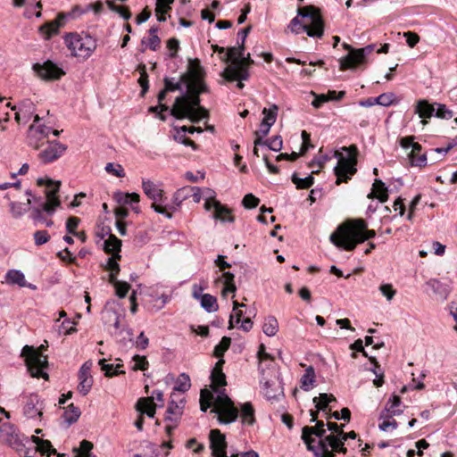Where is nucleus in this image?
<instances>
[{"instance_id": "f257e3e1", "label": "nucleus", "mask_w": 457, "mask_h": 457, "mask_svg": "<svg viewBox=\"0 0 457 457\" xmlns=\"http://www.w3.org/2000/svg\"><path fill=\"white\" fill-rule=\"evenodd\" d=\"M288 28L296 35L306 32L310 37H322L325 22L320 9L312 4L299 7L297 16L291 20Z\"/></svg>"}, {"instance_id": "f03ea898", "label": "nucleus", "mask_w": 457, "mask_h": 457, "mask_svg": "<svg viewBox=\"0 0 457 457\" xmlns=\"http://www.w3.org/2000/svg\"><path fill=\"white\" fill-rule=\"evenodd\" d=\"M170 115L177 120L188 119L193 123H198L209 117V112L201 105V98L197 94L185 91L176 97L170 108Z\"/></svg>"}, {"instance_id": "7ed1b4c3", "label": "nucleus", "mask_w": 457, "mask_h": 457, "mask_svg": "<svg viewBox=\"0 0 457 457\" xmlns=\"http://www.w3.org/2000/svg\"><path fill=\"white\" fill-rule=\"evenodd\" d=\"M368 228L363 219H355L337 227L330 237V242L339 249L353 251L356 248V239Z\"/></svg>"}, {"instance_id": "20e7f679", "label": "nucleus", "mask_w": 457, "mask_h": 457, "mask_svg": "<svg viewBox=\"0 0 457 457\" xmlns=\"http://www.w3.org/2000/svg\"><path fill=\"white\" fill-rule=\"evenodd\" d=\"M341 152L336 151L334 157L337 159V164L334 167V173L337 176L336 184L346 183L357 172L358 148L355 145L342 147Z\"/></svg>"}, {"instance_id": "39448f33", "label": "nucleus", "mask_w": 457, "mask_h": 457, "mask_svg": "<svg viewBox=\"0 0 457 457\" xmlns=\"http://www.w3.org/2000/svg\"><path fill=\"white\" fill-rule=\"evenodd\" d=\"M259 371L261 374L260 383L263 385V395L267 400L278 399V396L284 395V389L280 385L277 386L272 393L269 390L270 386L275 385L281 376L272 356L271 359L259 362Z\"/></svg>"}, {"instance_id": "423d86ee", "label": "nucleus", "mask_w": 457, "mask_h": 457, "mask_svg": "<svg viewBox=\"0 0 457 457\" xmlns=\"http://www.w3.org/2000/svg\"><path fill=\"white\" fill-rule=\"evenodd\" d=\"M44 349L45 346L43 345L37 349L26 345L21 350V356L25 358L28 370L33 378H42L48 380L49 376L44 371V369L48 366L47 356L42 353Z\"/></svg>"}, {"instance_id": "0eeeda50", "label": "nucleus", "mask_w": 457, "mask_h": 457, "mask_svg": "<svg viewBox=\"0 0 457 457\" xmlns=\"http://www.w3.org/2000/svg\"><path fill=\"white\" fill-rule=\"evenodd\" d=\"M64 43L71 52V55L88 58L96 49V39L87 33H67L64 36Z\"/></svg>"}, {"instance_id": "6e6552de", "label": "nucleus", "mask_w": 457, "mask_h": 457, "mask_svg": "<svg viewBox=\"0 0 457 457\" xmlns=\"http://www.w3.org/2000/svg\"><path fill=\"white\" fill-rule=\"evenodd\" d=\"M209 439L212 457H259V454L253 450L236 453L230 451V454L228 455L226 436L220 429H212Z\"/></svg>"}, {"instance_id": "1a4fd4ad", "label": "nucleus", "mask_w": 457, "mask_h": 457, "mask_svg": "<svg viewBox=\"0 0 457 457\" xmlns=\"http://www.w3.org/2000/svg\"><path fill=\"white\" fill-rule=\"evenodd\" d=\"M375 46V44H370L362 48L356 49L353 53L347 54L339 61L340 70L345 71L348 69L355 68L357 65L365 63L367 62V55L374 51Z\"/></svg>"}, {"instance_id": "9d476101", "label": "nucleus", "mask_w": 457, "mask_h": 457, "mask_svg": "<svg viewBox=\"0 0 457 457\" xmlns=\"http://www.w3.org/2000/svg\"><path fill=\"white\" fill-rule=\"evenodd\" d=\"M32 69L46 81L59 80L65 75L63 69L51 60H46L43 63H34Z\"/></svg>"}, {"instance_id": "9b49d317", "label": "nucleus", "mask_w": 457, "mask_h": 457, "mask_svg": "<svg viewBox=\"0 0 457 457\" xmlns=\"http://www.w3.org/2000/svg\"><path fill=\"white\" fill-rule=\"evenodd\" d=\"M0 437L17 451L25 447L24 440L29 441V438L24 435L21 436L17 428L11 423H4L2 425L0 428Z\"/></svg>"}, {"instance_id": "f8f14e48", "label": "nucleus", "mask_w": 457, "mask_h": 457, "mask_svg": "<svg viewBox=\"0 0 457 457\" xmlns=\"http://www.w3.org/2000/svg\"><path fill=\"white\" fill-rule=\"evenodd\" d=\"M67 148L66 145L56 139L47 141V146L38 154V159L44 164L51 163L62 157Z\"/></svg>"}, {"instance_id": "ddd939ff", "label": "nucleus", "mask_w": 457, "mask_h": 457, "mask_svg": "<svg viewBox=\"0 0 457 457\" xmlns=\"http://www.w3.org/2000/svg\"><path fill=\"white\" fill-rule=\"evenodd\" d=\"M50 133V127H47L46 125L36 126L35 124H31L28 129V145L33 147L34 149H38L41 146L39 141L47 138Z\"/></svg>"}, {"instance_id": "4468645a", "label": "nucleus", "mask_w": 457, "mask_h": 457, "mask_svg": "<svg viewBox=\"0 0 457 457\" xmlns=\"http://www.w3.org/2000/svg\"><path fill=\"white\" fill-rule=\"evenodd\" d=\"M71 15V13L58 14L55 20L49 22H46L43 25H41L38 29L39 32L43 35L46 40L50 39L54 35L59 33V29L65 24L67 17Z\"/></svg>"}, {"instance_id": "2eb2a0df", "label": "nucleus", "mask_w": 457, "mask_h": 457, "mask_svg": "<svg viewBox=\"0 0 457 457\" xmlns=\"http://www.w3.org/2000/svg\"><path fill=\"white\" fill-rule=\"evenodd\" d=\"M91 363L85 362L79 370V385L78 391L83 396L87 395L91 390L93 385V378L90 374Z\"/></svg>"}, {"instance_id": "dca6fc26", "label": "nucleus", "mask_w": 457, "mask_h": 457, "mask_svg": "<svg viewBox=\"0 0 457 457\" xmlns=\"http://www.w3.org/2000/svg\"><path fill=\"white\" fill-rule=\"evenodd\" d=\"M222 76L228 82L236 80L245 81L248 80L250 73L247 67H243L242 64H234L225 68Z\"/></svg>"}, {"instance_id": "f3484780", "label": "nucleus", "mask_w": 457, "mask_h": 457, "mask_svg": "<svg viewBox=\"0 0 457 457\" xmlns=\"http://www.w3.org/2000/svg\"><path fill=\"white\" fill-rule=\"evenodd\" d=\"M212 412L218 414L220 424H230L238 418V410L235 407L234 403L220 408H214L212 410Z\"/></svg>"}, {"instance_id": "a211bd4d", "label": "nucleus", "mask_w": 457, "mask_h": 457, "mask_svg": "<svg viewBox=\"0 0 457 457\" xmlns=\"http://www.w3.org/2000/svg\"><path fill=\"white\" fill-rule=\"evenodd\" d=\"M42 402L37 395H30L23 409L24 415L29 419H36L43 415Z\"/></svg>"}, {"instance_id": "6ab92c4d", "label": "nucleus", "mask_w": 457, "mask_h": 457, "mask_svg": "<svg viewBox=\"0 0 457 457\" xmlns=\"http://www.w3.org/2000/svg\"><path fill=\"white\" fill-rule=\"evenodd\" d=\"M34 112L35 104L29 99H25L19 104L14 119L18 123L26 124L32 118Z\"/></svg>"}, {"instance_id": "aec40b11", "label": "nucleus", "mask_w": 457, "mask_h": 457, "mask_svg": "<svg viewBox=\"0 0 457 457\" xmlns=\"http://www.w3.org/2000/svg\"><path fill=\"white\" fill-rule=\"evenodd\" d=\"M325 434L322 438H320L318 441V445H314L313 443L315 441L306 442V448L308 451L312 452L314 457H336V454L333 451L328 449V444L325 441Z\"/></svg>"}, {"instance_id": "412c9836", "label": "nucleus", "mask_w": 457, "mask_h": 457, "mask_svg": "<svg viewBox=\"0 0 457 457\" xmlns=\"http://www.w3.org/2000/svg\"><path fill=\"white\" fill-rule=\"evenodd\" d=\"M316 425L313 427L304 426L302 428V440L304 444L306 442L315 441L312 436H316L319 438H322L326 434V430L324 428L325 423L322 420H319L314 422Z\"/></svg>"}, {"instance_id": "4be33fe9", "label": "nucleus", "mask_w": 457, "mask_h": 457, "mask_svg": "<svg viewBox=\"0 0 457 457\" xmlns=\"http://www.w3.org/2000/svg\"><path fill=\"white\" fill-rule=\"evenodd\" d=\"M157 408L158 403L153 402L152 398H139L135 404V410L138 414L146 415L150 419L154 418Z\"/></svg>"}, {"instance_id": "5701e85b", "label": "nucleus", "mask_w": 457, "mask_h": 457, "mask_svg": "<svg viewBox=\"0 0 457 457\" xmlns=\"http://www.w3.org/2000/svg\"><path fill=\"white\" fill-rule=\"evenodd\" d=\"M368 198H377L380 203H386L388 200V189L386 184L379 179H376L372 185V190L368 195Z\"/></svg>"}, {"instance_id": "b1692460", "label": "nucleus", "mask_w": 457, "mask_h": 457, "mask_svg": "<svg viewBox=\"0 0 457 457\" xmlns=\"http://www.w3.org/2000/svg\"><path fill=\"white\" fill-rule=\"evenodd\" d=\"M195 73V78L191 79V81H189V79L187 78V92H191L193 94H197V96H200L201 94L208 93L209 92V87L204 82L203 78H199V74L197 72Z\"/></svg>"}, {"instance_id": "393cba45", "label": "nucleus", "mask_w": 457, "mask_h": 457, "mask_svg": "<svg viewBox=\"0 0 457 457\" xmlns=\"http://www.w3.org/2000/svg\"><path fill=\"white\" fill-rule=\"evenodd\" d=\"M142 188L149 199L154 200V202L162 201L164 192L162 189L159 188L153 181L149 179H143Z\"/></svg>"}, {"instance_id": "a878e982", "label": "nucleus", "mask_w": 457, "mask_h": 457, "mask_svg": "<svg viewBox=\"0 0 457 457\" xmlns=\"http://www.w3.org/2000/svg\"><path fill=\"white\" fill-rule=\"evenodd\" d=\"M112 198L120 205H132L133 204H138L140 201V195L137 193H128L120 190L115 191L112 195Z\"/></svg>"}, {"instance_id": "bb28decb", "label": "nucleus", "mask_w": 457, "mask_h": 457, "mask_svg": "<svg viewBox=\"0 0 457 457\" xmlns=\"http://www.w3.org/2000/svg\"><path fill=\"white\" fill-rule=\"evenodd\" d=\"M187 83V75L183 74L180 76L179 80H175V78L165 77L163 79V84L165 91L174 92L180 91L181 94L186 90L183 89V85Z\"/></svg>"}, {"instance_id": "cd10ccee", "label": "nucleus", "mask_w": 457, "mask_h": 457, "mask_svg": "<svg viewBox=\"0 0 457 457\" xmlns=\"http://www.w3.org/2000/svg\"><path fill=\"white\" fill-rule=\"evenodd\" d=\"M5 280L8 284L18 285L20 287H26L27 286L25 276L20 270H9L5 274Z\"/></svg>"}, {"instance_id": "c85d7f7f", "label": "nucleus", "mask_w": 457, "mask_h": 457, "mask_svg": "<svg viewBox=\"0 0 457 457\" xmlns=\"http://www.w3.org/2000/svg\"><path fill=\"white\" fill-rule=\"evenodd\" d=\"M122 241L115 235H110L103 244V249L106 253H119L121 250Z\"/></svg>"}, {"instance_id": "c756f323", "label": "nucleus", "mask_w": 457, "mask_h": 457, "mask_svg": "<svg viewBox=\"0 0 457 457\" xmlns=\"http://www.w3.org/2000/svg\"><path fill=\"white\" fill-rule=\"evenodd\" d=\"M213 208L215 210L213 218L220 220L221 221L233 222L234 217L230 214V211L220 202H213Z\"/></svg>"}, {"instance_id": "7c9ffc66", "label": "nucleus", "mask_w": 457, "mask_h": 457, "mask_svg": "<svg viewBox=\"0 0 457 457\" xmlns=\"http://www.w3.org/2000/svg\"><path fill=\"white\" fill-rule=\"evenodd\" d=\"M174 396L175 394L172 393L170 395V400L166 410V415L164 417L165 421L179 422V420L181 418V415L178 414L179 408L177 405V401L174 399Z\"/></svg>"}, {"instance_id": "2f4dec72", "label": "nucleus", "mask_w": 457, "mask_h": 457, "mask_svg": "<svg viewBox=\"0 0 457 457\" xmlns=\"http://www.w3.org/2000/svg\"><path fill=\"white\" fill-rule=\"evenodd\" d=\"M336 401L337 399L333 395L327 393H321L319 396L313 398L316 409L324 412L327 411L328 404Z\"/></svg>"}, {"instance_id": "473e14b6", "label": "nucleus", "mask_w": 457, "mask_h": 457, "mask_svg": "<svg viewBox=\"0 0 457 457\" xmlns=\"http://www.w3.org/2000/svg\"><path fill=\"white\" fill-rule=\"evenodd\" d=\"M201 307L207 312H215L219 309L217 299L210 294H204L200 299Z\"/></svg>"}, {"instance_id": "72a5a7b5", "label": "nucleus", "mask_w": 457, "mask_h": 457, "mask_svg": "<svg viewBox=\"0 0 457 457\" xmlns=\"http://www.w3.org/2000/svg\"><path fill=\"white\" fill-rule=\"evenodd\" d=\"M435 107L427 100H419L416 105L415 112L422 119L430 118L434 115Z\"/></svg>"}, {"instance_id": "f704fd0d", "label": "nucleus", "mask_w": 457, "mask_h": 457, "mask_svg": "<svg viewBox=\"0 0 457 457\" xmlns=\"http://www.w3.org/2000/svg\"><path fill=\"white\" fill-rule=\"evenodd\" d=\"M325 441L329 445L328 447H331L333 453H339L345 454L347 453V448L344 445L342 440H340L338 436H335L333 434L328 435L325 436Z\"/></svg>"}, {"instance_id": "c9c22d12", "label": "nucleus", "mask_w": 457, "mask_h": 457, "mask_svg": "<svg viewBox=\"0 0 457 457\" xmlns=\"http://www.w3.org/2000/svg\"><path fill=\"white\" fill-rule=\"evenodd\" d=\"M47 189L46 190V195L48 202H54V200H60L58 197V193L61 187L60 180H53L47 178Z\"/></svg>"}, {"instance_id": "e433bc0d", "label": "nucleus", "mask_w": 457, "mask_h": 457, "mask_svg": "<svg viewBox=\"0 0 457 457\" xmlns=\"http://www.w3.org/2000/svg\"><path fill=\"white\" fill-rule=\"evenodd\" d=\"M241 419L243 424L253 425L255 422L254 409L251 403H245L241 406Z\"/></svg>"}, {"instance_id": "4c0bfd02", "label": "nucleus", "mask_w": 457, "mask_h": 457, "mask_svg": "<svg viewBox=\"0 0 457 457\" xmlns=\"http://www.w3.org/2000/svg\"><path fill=\"white\" fill-rule=\"evenodd\" d=\"M105 359H101L98 361V364L101 366L102 370L104 371V375L106 377L112 378L113 376H118L120 374H124L125 371L122 370H120L123 365L120 363H118L116 365L113 364H106Z\"/></svg>"}, {"instance_id": "58836bf2", "label": "nucleus", "mask_w": 457, "mask_h": 457, "mask_svg": "<svg viewBox=\"0 0 457 457\" xmlns=\"http://www.w3.org/2000/svg\"><path fill=\"white\" fill-rule=\"evenodd\" d=\"M81 411L79 408L75 406L73 403H71L64 411L62 417L64 418L67 425L71 426L79 419Z\"/></svg>"}, {"instance_id": "ea45409f", "label": "nucleus", "mask_w": 457, "mask_h": 457, "mask_svg": "<svg viewBox=\"0 0 457 457\" xmlns=\"http://www.w3.org/2000/svg\"><path fill=\"white\" fill-rule=\"evenodd\" d=\"M291 180L297 189H308L314 184L315 179L312 175H308L305 178H300L296 172H294L291 176Z\"/></svg>"}, {"instance_id": "a19ab883", "label": "nucleus", "mask_w": 457, "mask_h": 457, "mask_svg": "<svg viewBox=\"0 0 457 457\" xmlns=\"http://www.w3.org/2000/svg\"><path fill=\"white\" fill-rule=\"evenodd\" d=\"M31 199L29 198L27 204H22L20 202H12L10 204V212L13 218L18 219L21 218L24 213H26L30 208Z\"/></svg>"}, {"instance_id": "79ce46f5", "label": "nucleus", "mask_w": 457, "mask_h": 457, "mask_svg": "<svg viewBox=\"0 0 457 457\" xmlns=\"http://www.w3.org/2000/svg\"><path fill=\"white\" fill-rule=\"evenodd\" d=\"M147 447L152 453L150 457H167L169 455V452H164V449H171L173 446L170 442H163L161 445L148 443Z\"/></svg>"}, {"instance_id": "37998d69", "label": "nucleus", "mask_w": 457, "mask_h": 457, "mask_svg": "<svg viewBox=\"0 0 457 457\" xmlns=\"http://www.w3.org/2000/svg\"><path fill=\"white\" fill-rule=\"evenodd\" d=\"M315 382V370L312 366L306 368L304 374L301 378V388L309 391L311 386Z\"/></svg>"}, {"instance_id": "c03bdc74", "label": "nucleus", "mask_w": 457, "mask_h": 457, "mask_svg": "<svg viewBox=\"0 0 457 457\" xmlns=\"http://www.w3.org/2000/svg\"><path fill=\"white\" fill-rule=\"evenodd\" d=\"M244 52L245 51L240 50L239 45L237 46H230L228 48L227 54L222 61L226 63H231V65H234L235 63H237L239 57L243 58Z\"/></svg>"}, {"instance_id": "a18cd8bd", "label": "nucleus", "mask_w": 457, "mask_h": 457, "mask_svg": "<svg viewBox=\"0 0 457 457\" xmlns=\"http://www.w3.org/2000/svg\"><path fill=\"white\" fill-rule=\"evenodd\" d=\"M263 333L268 337H273L278 330V322L274 316H269L265 319L262 326Z\"/></svg>"}, {"instance_id": "49530a36", "label": "nucleus", "mask_w": 457, "mask_h": 457, "mask_svg": "<svg viewBox=\"0 0 457 457\" xmlns=\"http://www.w3.org/2000/svg\"><path fill=\"white\" fill-rule=\"evenodd\" d=\"M278 107L277 104H272L270 108H263L262 114L264 118L262 120V123L268 124L270 127L276 122L278 116Z\"/></svg>"}, {"instance_id": "de8ad7c7", "label": "nucleus", "mask_w": 457, "mask_h": 457, "mask_svg": "<svg viewBox=\"0 0 457 457\" xmlns=\"http://www.w3.org/2000/svg\"><path fill=\"white\" fill-rule=\"evenodd\" d=\"M191 387V381L190 378L186 373H181L178 379L176 380L174 391H179L181 393H186L188 391Z\"/></svg>"}, {"instance_id": "09e8293b", "label": "nucleus", "mask_w": 457, "mask_h": 457, "mask_svg": "<svg viewBox=\"0 0 457 457\" xmlns=\"http://www.w3.org/2000/svg\"><path fill=\"white\" fill-rule=\"evenodd\" d=\"M223 283L225 285L222 294L225 295L227 293H235L237 291V287L235 285V275L230 271H224L222 274Z\"/></svg>"}, {"instance_id": "8fccbe9b", "label": "nucleus", "mask_w": 457, "mask_h": 457, "mask_svg": "<svg viewBox=\"0 0 457 457\" xmlns=\"http://www.w3.org/2000/svg\"><path fill=\"white\" fill-rule=\"evenodd\" d=\"M94 445L90 441L86 439L80 442L79 448H74L73 451L76 453H79V455H76L75 457H96V455L90 453V451L93 449Z\"/></svg>"}, {"instance_id": "3c124183", "label": "nucleus", "mask_w": 457, "mask_h": 457, "mask_svg": "<svg viewBox=\"0 0 457 457\" xmlns=\"http://www.w3.org/2000/svg\"><path fill=\"white\" fill-rule=\"evenodd\" d=\"M231 345V338L223 337L220 343L215 345L213 354L215 357H223L224 353L228 350Z\"/></svg>"}, {"instance_id": "603ef678", "label": "nucleus", "mask_w": 457, "mask_h": 457, "mask_svg": "<svg viewBox=\"0 0 457 457\" xmlns=\"http://www.w3.org/2000/svg\"><path fill=\"white\" fill-rule=\"evenodd\" d=\"M213 391L217 393L216 406L215 408H220L222 406L229 405L234 403L232 400L226 394L225 389L218 390L216 387H212Z\"/></svg>"}, {"instance_id": "864d4df0", "label": "nucleus", "mask_w": 457, "mask_h": 457, "mask_svg": "<svg viewBox=\"0 0 457 457\" xmlns=\"http://www.w3.org/2000/svg\"><path fill=\"white\" fill-rule=\"evenodd\" d=\"M36 451L39 452L42 455L56 454V449L54 448L52 443L49 440L43 439L41 443L36 447Z\"/></svg>"}, {"instance_id": "5fc2aeb1", "label": "nucleus", "mask_w": 457, "mask_h": 457, "mask_svg": "<svg viewBox=\"0 0 457 457\" xmlns=\"http://www.w3.org/2000/svg\"><path fill=\"white\" fill-rule=\"evenodd\" d=\"M436 104V109H435V116L436 118L450 120L453 116V111L448 109L445 104Z\"/></svg>"}, {"instance_id": "6e6d98bb", "label": "nucleus", "mask_w": 457, "mask_h": 457, "mask_svg": "<svg viewBox=\"0 0 457 457\" xmlns=\"http://www.w3.org/2000/svg\"><path fill=\"white\" fill-rule=\"evenodd\" d=\"M211 381L213 385L212 387L225 386L227 385L226 375L223 371H212L210 376Z\"/></svg>"}, {"instance_id": "4d7b16f0", "label": "nucleus", "mask_w": 457, "mask_h": 457, "mask_svg": "<svg viewBox=\"0 0 457 457\" xmlns=\"http://www.w3.org/2000/svg\"><path fill=\"white\" fill-rule=\"evenodd\" d=\"M120 258L121 255L120 253H115L107 259L106 269L110 270V273L120 272V269L118 261L120 260Z\"/></svg>"}, {"instance_id": "13d9d810", "label": "nucleus", "mask_w": 457, "mask_h": 457, "mask_svg": "<svg viewBox=\"0 0 457 457\" xmlns=\"http://www.w3.org/2000/svg\"><path fill=\"white\" fill-rule=\"evenodd\" d=\"M167 111L170 112V108H169V106L164 104H158V105L150 106L148 108L149 112L155 113L156 117L162 121H165L167 119L166 115H164L162 112Z\"/></svg>"}, {"instance_id": "bf43d9fd", "label": "nucleus", "mask_w": 457, "mask_h": 457, "mask_svg": "<svg viewBox=\"0 0 457 457\" xmlns=\"http://www.w3.org/2000/svg\"><path fill=\"white\" fill-rule=\"evenodd\" d=\"M105 171L114 175L117 178L125 177L124 169L119 163L108 162L104 168Z\"/></svg>"}, {"instance_id": "052dcab7", "label": "nucleus", "mask_w": 457, "mask_h": 457, "mask_svg": "<svg viewBox=\"0 0 457 457\" xmlns=\"http://www.w3.org/2000/svg\"><path fill=\"white\" fill-rule=\"evenodd\" d=\"M132 360L136 362L133 366V370H146L149 367V362L145 356L135 354Z\"/></svg>"}, {"instance_id": "680f3d73", "label": "nucleus", "mask_w": 457, "mask_h": 457, "mask_svg": "<svg viewBox=\"0 0 457 457\" xmlns=\"http://www.w3.org/2000/svg\"><path fill=\"white\" fill-rule=\"evenodd\" d=\"M259 203V198H257L252 193L246 194L242 200V204L245 209H253L257 207Z\"/></svg>"}, {"instance_id": "e2e57ef3", "label": "nucleus", "mask_w": 457, "mask_h": 457, "mask_svg": "<svg viewBox=\"0 0 457 457\" xmlns=\"http://www.w3.org/2000/svg\"><path fill=\"white\" fill-rule=\"evenodd\" d=\"M301 137L303 143L299 154L303 155L310 148L313 147V145L311 143V135L306 130L302 131Z\"/></svg>"}, {"instance_id": "0e129e2a", "label": "nucleus", "mask_w": 457, "mask_h": 457, "mask_svg": "<svg viewBox=\"0 0 457 457\" xmlns=\"http://www.w3.org/2000/svg\"><path fill=\"white\" fill-rule=\"evenodd\" d=\"M378 100L381 103V106H390L397 103L395 95L392 92L382 93L378 96Z\"/></svg>"}, {"instance_id": "69168bd1", "label": "nucleus", "mask_w": 457, "mask_h": 457, "mask_svg": "<svg viewBox=\"0 0 457 457\" xmlns=\"http://www.w3.org/2000/svg\"><path fill=\"white\" fill-rule=\"evenodd\" d=\"M161 39L157 35H153L149 38L143 37L141 40V45H145L148 46L151 50L156 51L157 48L160 46Z\"/></svg>"}, {"instance_id": "338daca9", "label": "nucleus", "mask_w": 457, "mask_h": 457, "mask_svg": "<svg viewBox=\"0 0 457 457\" xmlns=\"http://www.w3.org/2000/svg\"><path fill=\"white\" fill-rule=\"evenodd\" d=\"M409 159L411 166L425 167L427 165V155L426 154H409Z\"/></svg>"}, {"instance_id": "774afa93", "label": "nucleus", "mask_w": 457, "mask_h": 457, "mask_svg": "<svg viewBox=\"0 0 457 457\" xmlns=\"http://www.w3.org/2000/svg\"><path fill=\"white\" fill-rule=\"evenodd\" d=\"M167 47L170 50L168 54L169 58H176L179 49V41L176 37H171L167 41Z\"/></svg>"}]
</instances>
